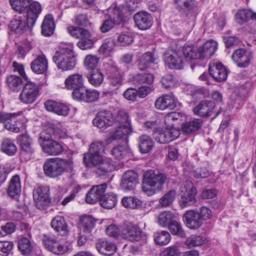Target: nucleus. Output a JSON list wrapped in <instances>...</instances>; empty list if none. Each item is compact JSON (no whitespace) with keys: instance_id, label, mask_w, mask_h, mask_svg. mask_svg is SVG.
Wrapping results in <instances>:
<instances>
[{"instance_id":"nucleus-5","label":"nucleus","mask_w":256,"mask_h":256,"mask_svg":"<svg viewBox=\"0 0 256 256\" xmlns=\"http://www.w3.org/2000/svg\"><path fill=\"white\" fill-rule=\"evenodd\" d=\"M72 160L70 158L66 159L52 158L46 160L43 168L45 174L50 178H56L65 172H68L72 168Z\"/></svg>"},{"instance_id":"nucleus-46","label":"nucleus","mask_w":256,"mask_h":256,"mask_svg":"<svg viewBox=\"0 0 256 256\" xmlns=\"http://www.w3.org/2000/svg\"><path fill=\"white\" fill-rule=\"evenodd\" d=\"M182 52L186 60L191 61L192 60L200 59L198 48L196 49L192 45H184Z\"/></svg>"},{"instance_id":"nucleus-30","label":"nucleus","mask_w":256,"mask_h":256,"mask_svg":"<svg viewBox=\"0 0 256 256\" xmlns=\"http://www.w3.org/2000/svg\"><path fill=\"white\" fill-rule=\"evenodd\" d=\"M218 43L213 40L207 41L203 46L198 48L200 59L210 58L216 52Z\"/></svg>"},{"instance_id":"nucleus-34","label":"nucleus","mask_w":256,"mask_h":256,"mask_svg":"<svg viewBox=\"0 0 256 256\" xmlns=\"http://www.w3.org/2000/svg\"><path fill=\"white\" fill-rule=\"evenodd\" d=\"M235 19L242 25L250 20H256V12L248 9L240 10L235 15Z\"/></svg>"},{"instance_id":"nucleus-39","label":"nucleus","mask_w":256,"mask_h":256,"mask_svg":"<svg viewBox=\"0 0 256 256\" xmlns=\"http://www.w3.org/2000/svg\"><path fill=\"white\" fill-rule=\"evenodd\" d=\"M96 220L90 216H84L80 218L79 228L84 233H90L96 224Z\"/></svg>"},{"instance_id":"nucleus-63","label":"nucleus","mask_w":256,"mask_h":256,"mask_svg":"<svg viewBox=\"0 0 256 256\" xmlns=\"http://www.w3.org/2000/svg\"><path fill=\"white\" fill-rule=\"evenodd\" d=\"M181 253L178 248L175 246L166 248L162 251L160 256H180Z\"/></svg>"},{"instance_id":"nucleus-59","label":"nucleus","mask_w":256,"mask_h":256,"mask_svg":"<svg viewBox=\"0 0 256 256\" xmlns=\"http://www.w3.org/2000/svg\"><path fill=\"white\" fill-rule=\"evenodd\" d=\"M88 90V89H86L84 86L79 90L73 91L72 93V98L74 100H76L78 101H82L86 102Z\"/></svg>"},{"instance_id":"nucleus-48","label":"nucleus","mask_w":256,"mask_h":256,"mask_svg":"<svg viewBox=\"0 0 256 256\" xmlns=\"http://www.w3.org/2000/svg\"><path fill=\"white\" fill-rule=\"evenodd\" d=\"M6 83L8 88L14 92L19 91L22 86L20 77L16 75H10L6 78Z\"/></svg>"},{"instance_id":"nucleus-11","label":"nucleus","mask_w":256,"mask_h":256,"mask_svg":"<svg viewBox=\"0 0 256 256\" xmlns=\"http://www.w3.org/2000/svg\"><path fill=\"white\" fill-rule=\"evenodd\" d=\"M122 236L126 240L130 241H140L144 242L146 240V236L138 226L131 222L125 223L122 230Z\"/></svg>"},{"instance_id":"nucleus-15","label":"nucleus","mask_w":256,"mask_h":256,"mask_svg":"<svg viewBox=\"0 0 256 256\" xmlns=\"http://www.w3.org/2000/svg\"><path fill=\"white\" fill-rule=\"evenodd\" d=\"M93 124L102 130L110 126H114L113 114L110 111L104 110L98 112L92 120Z\"/></svg>"},{"instance_id":"nucleus-26","label":"nucleus","mask_w":256,"mask_h":256,"mask_svg":"<svg viewBox=\"0 0 256 256\" xmlns=\"http://www.w3.org/2000/svg\"><path fill=\"white\" fill-rule=\"evenodd\" d=\"M66 87L70 90H79L84 86V78L82 74H74L69 76L64 82Z\"/></svg>"},{"instance_id":"nucleus-56","label":"nucleus","mask_w":256,"mask_h":256,"mask_svg":"<svg viewBox=\"0 0 256 256\" xmlns=\"http://www.w3.org/2000/svg\"><path fill=\"white\" fill-rule=\"evenodd\" d=\"M99 58L96 56L89 54L84 58V64L88 70H94L98 65Z\"/></svg>"},{"instance_id":"nucleus-6","label":"nucleus","mask_w":256,"mask_h":256,"mask_svg":"<svg viewBox=\"0 0 256 256\" xmlns=\"http://www.w3.org/2000/svg\"><path fill=\"white\" fill-rule=\"evenodd\" d=\"M10 132L18 133L26 128V120L22 112H0V124Z\"/></svg>"},{"instance_id":"nucleus-21","label":"nucleus","mask_w":256,"mask_h":256,"mask_svg":"<svg viewBox=\"0 0 256 256\" xmlns=\"http://www.w3.org/2000/svg\"><path fill=\"white\" fill-rule=\"evenodd\" d=\"M98 252L104 256H112L116 250V244L104 239H98L96 243Z\"/></svg>"},{"instance_id":"nucleus-25","label":"nucleus","mask_w":256,"mask_h":256,"mask_svg":"<svg viewBox=\"0 0 256 256\" xmlns=\"http://www.w3.org/2000/svg\"><path fill=\"white\" fill-rule=\"evenodd\" d=\"M44 106L48 111L60 116H66L70 112V108L67 105L52 100L46 101L44 103Z\"/></svg>"},{"instance_id":"nucleus-47","label":"nucleus","mask_w":256,"mask_h":256,"mask_svg":"<svg viewBox=\"0 0 256 256\" xmlns=\"http://www.w3.org/2000/svg\"><path fill=\"white\" fill-rule=\"evenodd\" d=\"M108 18L114 24H120L124 20V15L118 8H110L108 10Z\"/></svg>"},{"instance_id":"nucleus-54","label":"nucleus","mask_w":256,"mask_h":256,"mask_svg":"<svg viewBox=\"0 0 256 256\" xmlns=\"http://www.w3.org/2000/svg\"><path fill=\"white\" fill-rule=\"evenodd\" d=\"M98 170L102 172L108 173L111 172L116 168V165L112 162L111 159L106 158L97 166Z\"/></svg>"},{"instance_id":"nucleus-57","label":"nucleus","mask_w":256,"mask_h":256,"mask_svg":"<svg viewBox=\"0 0 256 256\" xmlns=\"http://www.w3.org/2000/svg\"><path fill=\"white\" fill-rule=\"evenodd\" d=\"M206 238L202 236H192L188 238L185 243L190 248L201 246L205 243Z\"/></svg>"},{"instance_id":"nucleus-50","label":"nucleus","mask_w":256,"mask_h":256,"mask_svg":"<svg viewBox=\"0 0 256 256\" xmlns=\"http://www.w3.org/2000/svg\"><path fill=\"white\" fill-rule=\"evenodd\" d=\"M171 240L170 234L166 230L157 232L154 234V240L156 244L160 246L168 244Z\"/></svg>"},{"instance_id":"nucleus-8","label":"nucleus","mask_w":256,"mask_h":256,"mask_svg":"<svg viewBox=\"0 0 256 256\" xmlns=\"http://www.w3.org/2000/svg\"><path fill=\"white\" fill-rule=\"evenodd\" d=\"M182 193L180 200V206L186 208L195 204L197 202L196 195L198 193L196 188L188 181L186 182L182 186Z\"/></svg>"},{"instance_id":"nucleus-28","label":"nucleus","mask_w":256,"mask_h":256,"mask_svg":"<svg viewBox=\"0 0 256 256\" xmlns=\"http://www.w3.org/2000/svg\"><path fill=\"white\" fill-rule=\"evenodd\" d=\"M21 182L20 176L16 174L12 176L8 184L7 193L12 198L17 199L21 192Z\"/></svg>"},{"instance_id":"nucleus-64","label":"nucleus","mask_w":256,"mask_h":256,"mask_svg":"<svg viewBox=\"0 0 256 256\" xmlns=\"http://www.w3.org/2000/svg\"><path fill=\"white\" fill-rule=\"evenodd\" d=\"M190 174L196 178H204L209 176L210 172L206 168H200L192 170Z\"/></svg>"},{"instance_id":"nucleus-53","label":"nucleus","mask_w":256,"mask_h":256,"mask_svg":"<svg viewBox=\"0 0 256 256\" xmlns=\"http://www.w3.org/2000/svg\"><path fill=\"white\" fill-rule=\"evenodd\" d=\"M173 235L177 236L180 238H184L186 233L184 230L182 224L178 222L176 218L167 227Z\"/></svg>"},{"instance_id":"nucleus-32","label":"nucleus","mask_w":256,"mask_h":256,"mask_svg":"<svg viewBox=\"0 0 256 256\" xmlns=\"http://www.w3.org/2000/svg\"><path fill=\"white\" fill-rule=\"evenodd\" d=\"M154 54L150 52L144 54L136 62V66L140 70H144L150 68L155 62Z\"/></svg>"},{"instance_id":"nucleus-4","label":"nucleus","mask_w":256,"mask_h":256,"mask_svg":"<svg viewBox=\"0 0 256 256\" xmlns=\"http://www.w3.org/2000/svg\"><path fill=\"white\" fill-rule=\"evenodd\" d=\"M166 176L159 172L149 170L144 174L142 183V190L148 196H152L156 192V190H160L166 180Z\"/></svg>"},{"instance_id":"nucleus-44","label":"nucleus","mask_w":256,"mask_h":256,"mask_svg":"<svg viewBox=\"0 0 256 256\" xmlns=\"http://www.w3.org/2000/svg\"><path fill=\"white\" fill-rule=\"evenodd\" d=\"M176 218V216L172 212L164 211L158 216V222L161 226L167 228Z\"/></svg>"},{"instance_id":"nucleus-35","label":"nucleus","mask_w":256,"mask_h":256,"mask_svg":"<svg viewBox=\"0 0 256 256\" xmlns=\"http://www.w3.org/2000/svg\"><path fill=\"white\" fill-rule=\"evenodd\" d=\"M176 8L182 13L188 15L197 6L195 0H174Z\"/></svg>"},{"instance_id":"nucleus-33","label":"nucleus","mask_w":256,"mask_h":256,"mask_svg":"<svg viewBox=\"0 0 256 256\" xmlns=\"http://www.w3.org/2000/svg\"><path fill=\"white\" fill-rule=\"evenodd\" d=\"M42 34L45 36H52L55 29L54 18L50 14H46L41 25Z\"/></svg>"},{"instance_id":"nucleus-24","label":"nucleus","mask_w":256,"mask_h":256,"mask_svg":"<svg viewBox=\"0 0 256 256\" xmlns=\"http://www.w3.org/2000/svg\"><path fill=\"white\" fill-rule=\"evenodd\" d=\"M176 106V100L173 94L164 95L155 102V106L157 109L164 110L174 109Z\"/></svg>"},{"instance_id":"nucleus-40","label":"nucleus","mask_w":256,"mask_h":256,"mask_svg":"<svg viewBox=\"0 0 256 256\" xmlns=\"http://www.w3.org/2000/svg\"><path fill=\"white\" fill-rule=\"evenodd\" d=\"M154 76L150 73H141L134 75L132 78L133 84L135 85H150L154 82Z\"/></svg>"},{"instance_id":"nucleus-1","label":"nucleus","mask_w":256,"mask_h":256,"mask_svg":"<svg viewBox=\"0 0 256 256\" xmlns=\"http://www.w3.org/2000/svg\"><path fill=\"white\" fill-rule=\"evenodd\" d=\"M184 118L183 114L173 112L167 114L164 117V124L166 126L165 129L159 128L154 136L156 142L160 144L168 143L177 138L180 134V130L174 128L176 123Z\"/></svg>"},{"instance_id":"nucleus-55","label":"nucleus","mask_w":256,"mask_h":256,"mask_svg":"<svg viewBox=\"0 0 256 256\" xmlns=\"http://www.w3.org/2000/svg\"><path fill=\"white\" fill-rule=\"evenodd\" d=\"M30 2V0H10L12 9L20 13H22L26 10Z\"/></svg>"},{"instance_id":"nucleus-19","label":"nucleus","mask_w":256,"mask_h":256,"mask_svg":"<svg viewBox=\"0 0 256 256\" xmlns=\"http://www.w3.org/2000/svg\"><path fill=\"white\" fill-rule=\"evenodd\" d=\"M182 218L186 226L191 230L198 229L203 224L196 210H187L184 214Z\"/></svg>"},{"instance_id":"nucleus-13","label":"nucleus","mask_w":256,"mask_h":256,"mask_svg":"<svg viewBox=\"0 0 256 256\" xmlns=\"http://www.w3.org/2000/svg\"><path fill=\"white\" fill-rule=\"evenodd\" d=\"M33 198L38 208H45L50 203L49 188L44 186L35 188L33 192Z\"/></svg>"},{"instance_id":"nucleus-14","label":"nucleus","mask_w":256,"mask_h":256,"mask_svg":"<svg viewBox=\"0 0 256 256\" xmlns=\"http://www.w3.org/2000/svg\"><path fill=\"white\" fill-rule=\"evenodd\" d=\"M209 74L214 80L222 82L226 80L228 71L226 67L220 61L213 60L208 64Z\"/></svg>"},{"instance_id":"nucleus-31","label":"nucleus","mask_w":256,"mask_h":256,"mask_svg":"<svg viewBox=\"0 0 256 256\" xmlns=\"http://www.w3.org/2000/svg\"><path fill=\"white\" fill-rule=\"evenodd\" d=\"M33 72L37 74L44 73L48 68V61L44 55H40L30 64Z\"/></svg>"},{"instance_id":"nucleus-22","label":"nucleus","mask_w":256,"mask_h":256,"mask_svg":"<svg viewBox=\"0 0 256 256\" xmlns=\"http://www.w3.org/2000/svg\"><path fill=\"white\" fill-rule=\"evenodd\" d=\"M164 61L170 68L180 70L183 68V60L179 52L176 50L166 54Z\"/></svg>"},{"instance_id":"nucleus-23","label":"nucleus","mask_w":256,"mask_h":256,"mask_svg":"<svg viewBox=\"0 0 256 256\" xmlns=\"http://www.w3.org/2000/svg\"><path fill=\"white\" fill-rule=\"evenodd\" d=\"M214 104L210 100H204L193 109L194 114L201 117H208L213 113Z\"/></svg>"},{"instance_id":"nucleus-27","label":"nucleus","mask_w":256,"mask_h":256,"mask_svg":"<svg viewBox=\"0 0 256 256\" xmlns=\"http://www.w3.org/2000/svg\"><path fill=\"white\" fill-rule=\"evenodd\" d=\"M114 126L116 128V130L107 140L108 144L116 140H127L128 136L132 132V126H126L125 125H117Z\"/></svg>"},{"instance_id":"nucleus-62","label":"nucleus","mask_w":256,"mask_h":256,"mask_svg":"<svg viewBox=\"0 0 256 256\" xmlns=\"http://www.w3.org/2000/svg\"><path fill=\"white\" fill-rule=\"evenodd\" d=\"M128 151L126 146H118L112 150L111 153L116 158L122 159L126 154Z\"/></svg>"},{"instance_id":"nucleus-17","label":"nucleus","mask_w":256,"mask_h":256,"mask_svg":"<svg viewBox=\"0 0 256 256\" xmlns=\"http://www.w3.org/2000/svg\"><path fill=\"white\" fill-rule=\"evenodd\" d=\"M138 182V174L133 170L126 171L122 176L120 186L125 192L133 190Z\"/></svg>"},{"instance_id":"nucleus-41","label":"nucleus","mask_w":256,"mask_h":256,"mask_svg":"<svg viewBox=\"0 0 256 256\" xmlns=\"http://www.w3.org/2000/svg\"><path fill=\"white\" fill-rule=\"evenodd\" d=\"M114 126L125 125L132 126L131 120L128 112L125 110H120L116 115L114 116Z\"/></svg>"},{"instance_id":"nucleus-52","label":"nucleus","mask_w":256,"mask_h":256,"mask_svg":"<svg viewBox=\"0 0 256 256\" xmlns=\"http://www.w3.org/2000/svg\"><path fill=\"white\" fill-rule=\"evenodd\" d=\"M176 190H170L160 199L159 204L162 207H168L172 204L176 198Z\"/></svg>"},{"instance_id":"nucleus-43","label":"nucleus","mask_w":256,"mask_h":256,"mask_svg":"<svg viewBox=\"0 0 256 256\" xmlns=\"http://www.w3.org/2000/svg\"><path fill=\"white\" fill-rule=\"evenodd\" d=\"M0 150L9 156H13L16 153L18 148L14 140L5 138L1 143Z\"/></svg>"},{"instance_id":"nucleus-61","label":"nucleus","mask_w":256,"mask_h":256,"mask_svg":"<svg viewBox=\"0 0 256 256\" xmlns=\"http://www.w3.org/2000/svg\"><path fill=\"white\" fill-rule=\"evenodd\" d=\"M105 147L103 143L101 142H92L89 148V152L96 154L102 156Z\"/></svg>"},{"instance_id":"nucleus-36","label":"nucleus","mask_w":256,"mask_h":256,"mask_svg":"<svg viewBox=\"0 0 256 256\" xmlns=\"http://www.w3.org/2000/svg\"><path fill=\"white\" fill-rule=\"evenodd\" d=\"M43 151L50 156H57L61 154L64 150V147L58 142L53 140L44 146Z\"/></svg>"},{"instance_id":"nucleus-2","label":"nucleus","mask_w":256,"mask_h":256,"mask_svg":"<svg viewBox=\"0 0 256 256\" xmlns=\"http://www.w3.org/2000/svg\"><path fill=\"white\" fill-rule=\"evenodd\" d=\"M28 6H29L27 10L26 22L21 16H16L10 24L9 26L11 30L17 34H22L26 28H32L42 12V6L38 2H33L31 4L30 2Z\"/></svg>"},{"instance_id":"nucleus-3","label":"nucleus","mask_w":256,"mask_h":256,"mask_svg":"<svg viewBox=\"0 0 256 256\" xmlns=\"http://www.w3.org/2000/svg\"><path fill=\"white\" fill-rule=\"evenodd\" d=\"M53 62L58 69L62 71L74 68L76 60L72 44H62L52 57Z\"/></svg>"},{"instance_id":"nucleus-45","label":"nucleus","mask_w":256,"mask_h":256,"mask_svg":"<svg viewBox=\"0 0 256 256\" xmlns=\"http://www.w3.org/2000/svg\"><path fill=\"white\" fill-rule=\"evenodd\" d=\"M117 196L114 193H107L104 194L102 199H101L100 206L106 209H112L116 204Z\"/></svg>"},{"instance_id":"nucleus-10","label":"nucleus","mask_w":256,"mask_h":256,"mask_svg":"<svg viewBox=\"0 0 256 256\" xmlns=\"http://www.w3.org/2000/svg\"><path fill=\"white\" fill-rule=\"evenodd\" d=\"M18 144L20 148V156L28 160H30L34 152V141L27 133L20 134L16 138Z\"/></svg>"},{"instance_id":"nucleus-58","label":"nucleus","mask_w":256,"mask_h":256,"mask_svg":"<svg viewBox=\"0 0 256 256\" xmlns=\"http://www.w3.org/2000/svg\"><path fill=\"white\" fill-rule=\"evenodd\" d=\"M161 82L164 88H168L175 86L178 81L174 75L168 74L162 78Z\"/></svg>"},{"instance_id":"nucleus-18","label":"nucleus","mask_w":256,"mask_h":256,"mask_svg":"<svg viewBox=\"0 0 256 256\" xmlns=\"http://www.w3.org/2000/svg\"><path fill=\"white\" fill-rule=\"evenodd\" d=\"M136 25L140 30H147L151 28L153 18L150 14L146 12H136L134 16Z\"/></svg>"},{"instance_id":"nucleus-51","label":"nucleus","mask_w":256,"mask_h":256,"mask_svg":"<svg viewBox=\"0 0 256 256\" xmlns=\"http://www.w3.org/2000/svg\"><path fill=\"white\" fill-rule=\"evenodd\" d=\"M89 82L95 86H100L104 80V76L99 70L90 72L87 76Z\"/></svg>"},{"instance_id":"nucleus-60","label":"nucleus","mask_w":256,"mask_h":256,"mask_svg":"<svg viewBox=\"0 0 256 256\" xmlns=\"http://www.w3.org/2000/svg\"><path fill=\"white\" fill-rule=\"evenodd\" d=\"M118 40L122 46H126L132 42L133 37L130 32H124L119 35Z\"/></svg>"},{"instance_id":"nucleus-9","label":"nucleus","mask_w":256,"mask_h":256,"mask_svg":"<svg viewBox=\"0 0 256 256\" xmlns=\"http://www.w3.org/2000/svg\"><path fill=\"white\" fill-rule=\"evenodd\" d=\"M38 94V86L34 82L27 81L19 95L18 100L24 104H32L36 100Z\"/></svg>"},{"instance_id":"nucleus-37","label":"nucleus","mask_w":256,"mask_h":256,"mask_svg":"<svg viewBox=\"0 0 256 256\" xmlns=\"http://www.w3.org/2000/svg\"><path fill=\"white\" fill-rule=\"evenodd\" d=\"M139 150L142 154H147L150 152L154 146V142L150 136L143 134L138 139Z\"/></svg>"},{"instance_id":"nucleus-42","label":"nucleus","mask_w":256,"mask_h":256,"mask_svg":"<svg viewBox=\"0 0 256 256\" xmlns=\"http://www.w3.org/2000/svg\"><path fill=\"white\" fill-rule=\"evenodd\" d=\"M102 156L90 152L84 154L83 158L84 164L88 168L97 166L102 161Z\"/></svg>"},{"instance_id":"nucleus-20","label":"nucleus","mask_w":256,"mask_h":256,"mask_svg":"<svg viewBox=\"0 0 256 256\" xmlns=\"http://www.w3.org/2000/svg\"><path fill=\"white\" fill-rule=\"evenodd\" d=\"M106 74L110 83L114 86H118L122 84L123 72L115 65L109 64L106 68Z\"/></svg>"},{"instance_id":"nucleus-16","label":"nucleus","mask_w":256,"mask_h":256,"mask_svg":"<svg viewBox=\"0 0 256 256\" xmlns=\"http://www.w3.org/2000/svg\"><path fill=\"white\" fill-rule=\"evenodd\" d=\"M108 185L106 183L92 186L86 194L85 200L86 203L94 204L100 201L103 198Z\"/></svg>"},{"instance_id":"nucleus-12","label":"nucleus","mask_w":256,"mask_h":256,"mask_svg":"<svg viewBox=\"0 0 256 256\" xmlns=\"http://www.w3.org/2000/svg\"><path fill=\"white\" fill-rule=\"evenodd\" d=\"M254 58V53L249 48H240L236 50L232 56L234 63L239 68L249 66Z\"/></svg>"},{"instance_id":"nucleus-29","label":"nucleus","mask_w":256,"mask_h":256,"mask_svg":"<svg viewBox=\"0 0 256 256\" xmlns=\"http://www.w3.org/2000/svg\"><path fill=\"white\" fill-rule=\"evenodd\" d=\"M51 226L62 236H67L69 234V229L64 218L61 216L54 218L50 223Z\"/></svg>"},{"instance_id":"nucleus-49","label":"nucleus","mask_w":256,"mask_h":256,"mask_svg":"<svg viewBox=\"0 0 256 256\" xmlns=\"http://www.w3.org/2000/svg\"><path fill=\"white\" fill-rule=\"evenodd\" d=\"M18 248L22 254L27 256L32 252L33 246L28 238H22L18 240Z\"/></svg>"},{"instance_id":"nucleus-7","label":"nucleus","mask_w":256,"mask_h":256,"mask_svg":"<svg viewBox=\"0 0 256 256\" xmlns=\"http://www.w3.org/2000/svg\"><path fill=\"white\" fill-rule=\"evenodd\" d=\"M42 242L48 250L56 255H63L69 250V246L67 244L57 240L54 236L48 234L44 235Z\"/></svg>"},{"instance_id":"nucleus-38","label":"nucleus","mask_w":256,"mask_h":256,"mask_svg":"<svg viewBox=\"0 0 256 256\" xmlns=\"http://www.w3.org/2000/svg\"><path fill=\"white\" fill-rule=\"evenodd\" d=\"M202 120L200 118H194L186 122L182 126L184 134H190L198 131L202 126Z\"/></svg>"}]
</instances>
